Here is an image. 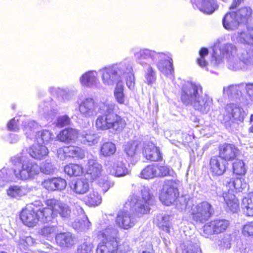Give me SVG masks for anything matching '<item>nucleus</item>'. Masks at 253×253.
Instances as JSON below:
<instances>
[{
  "mask_svg": "<svg viewBox=\"0 0 253 253\" xmlns=\"http://www.w3.org/2000/svg\"><path fill=\"white\" fill-rule=\"evenodd\" d=\"M135 61L143 67H147L145 73V82L149 85L155 83L156 71L152 65L155 64L164 76L173 77L174 69L171 54L169 52H157L147 48H142L133 53Z\"/></svg>",
  "mask_w": 253,
  "mask_h": 253,
  "instance_id": "obj_1",
  "label": "nucleus"
},
{
  "mask_svg": "<svg viewBox=\"0 0 253 253\" xmlns=\"http://www.w3.org/2000/svg\"><path fill=\"white\" fill-rule=\"evenodd\" d=\"M226 61L227 68L232 71L247 70L253 68V47L238 52L237 47L232 43L225 42L213 48L210 65L217 67Z\"/></svg>",
  "mask_w": 253,
  "mask_h": 253,
  "instance_id": "obj_2",
  "label": "nucleus"
},
{
  "mask_svg": "<svg viewBox=\"0 0 253 253\" xmlns=\"http://www.w3.org/2000/svg\"><path fill=\"white\" fill-rule=\"evenodd\" d=\"M114 215L105 214L97 226V237L102 242L96 248L97 253H132L126 243L118 246L119 231L114 226Z\"/></svg>",
  "mask_w": 253,
  "mask_h": 253,
  "instance_id": "obj_3",
  "label": "nucleus"
},
{
  "mask_svg": "<svg viewBox=\"0 0 253 253\" xmlns=\"http://www.w3.org/2000/svg\"><path fill=\"white\" fill-rule=\"evenodd\" d=\"M180 99L186 106H192L196 111L207 114L212 105V99L207 95H203V88L199 83L184 82L181 88Z\"/></svg>",
  "mask_w": 253,
  "mask_h": 253,
  "instance_id": "obj_4",
  "label": "nucleus"
},
{
  "mask_svg": "<svg viewBox=\"0 0 253 253\" xmlns=\"http://www.w3.org/2000/svg\"><path fill=\"white\" fill-rule=\"evenodd\" d=\"M101 80L105 85H111L122 82L125 79L127 87L131 90L134 87L135 78L131 63L127 61L112 64L99 70Z\"/></svg>",
  "mask_w": 253,
  "mask_h": 253,
  "instance_id": "obj_5",
  "label": "nucleus"
},
{
  "mask_svg": "<svg viewBox=\"0 0 253 253\" xmlns=\"http://www.w3.org/2000/svg\"><path fill=\"white\" fill-rule=\"evenodd\" d=\"M119 110L118 105L112 102L100 103V111L101 114L95 121V127L98 130L112 129L120 133L126 126L125 120L117 114Z\"/></svg>",
  "mask_w": 253,
  "mask_h": 253,
  "instance_id": "obj_6",
  "label": "nucleus"
},
{
  "mask_svg": "<svg viewBox=\"0 0 253 253\" xmlns=\"http://www.w3.org/2000/svg\"><path fill=\"white\" fill-rule=\"evenodd\" d=\"M11 162L14 167V176L17 179H33L40 172V166L36 163L27 160L22 154L12 157Z\"/></svg>",
  "mask_w": 253,
  "mask_h": 253,
  "instance_id": "obj_7",
  "label": "nucleus"
},
{
  "mask_svg": "<svg viewBox=\"0 0 253 253\" xmlns=\"http://www.w3.org/2000/svg\"><path fill=\"white\" fill-rule=\"evenodd\" d=\"M47 207L44 208L42 217L44 221L49 222L58 214L64 219H68L71 214V209L66 204L55 199H48L45 201ZM41 214H43L41 212Z\"/></svg>",
  "mask_w": 253,
  "mask_h": 253,
  "instance_id": "obj_8",
  "label": "nucleus"
},
{
  "mask_svg": "<svg viewBox=\"0 0 253 253\" xmlns=\"http://www.w3.org/2000/svg\"><path fill=\"white\" fill-rule=\"evenodd\" d=\"M24 131L28 138L41 144L48 145L54 141L55 136L50 131L42 130L37 131L38 124L34 121H29L23 123Z\"/></svg>",
  "mask_w": 253,
  "mask_h": 253,
  "instance_id": "obj_9",
  "label": "nucleus"
},
{
  "mask_svg": "<svg viewBox=\"0 0 253 253\" xmlns=\"http://www.w3.org/2000/svg\"><path fill=\"white\" fill-rule=\"evenodd\" d=\"M153 203V199L146 188L141 190V197L132 195L126 203L125 208L130 207L132 211L140 214H146L150 210V206Z\"/></svg>",
  "mask_w": 253,
  "mask_h": 253,
  "instance_id": "obj_10",
  "label": "nucleus"
},
{
  "mask_svg": "<svg viewBox=\"0 0 253 253\" xmlns=\"http://www.w3.org/2000/svg\"><path fill=\"white\" fill-rule=\"evenodd\" d=\"M213 213L214 209L212 206L206 201L193 205L191 210L192 219L197 223L205 222L211 218Z\"/></svg>",
  "mask_w": 253,
  "mask_h": 253,
  "instance_id": "obj_11",
  "label": "nucleus"
},
{
  "mask_svg": "<svg viewBox=\"0 0 253 253\" xmlns=\"http://www.w3.org/2000/svg\"><path fill=\"white\" fill-rule=\"evenodd\" d=\"M178 180H167L163 186V191L160 196V200L165 205L169 206L173 204L178 197Z\"/></svg>",
  "mask_w": 253,
  "mask_h": 253,
  "instance_id": "obj_12",
  "label": "nucleus"
},
{
  "mask_svg": "<svg viewBox=\"0 0 253 253\" xmlns=\"http://www.w3.org/2000/svg\"><path fill=\"white\" fill-rule=\"evenodd\" d=\"M228 220L224 219H216L206 223L201 229V235L205 238H210L214 234L225 232L229 226Z\"/></svg>",
  "mask_w": 253,
  "mask_h": 253,
  "instance_id": "obj_13",
  "label": "nucleus"
},
{
  "mask_svg": "<svg viewBox=\"0 0 253 253\" xmlns=\"http://www.w3.org/2000/svg\"><path fill=\"white\" fill-rule=\"evenodd\" d=\"M106 171L110 174L120 177L126 175L129 171L123 158L120 156H115L105 163Z\"/></svg>",
  "mask_w": 253,
  "mask_h": 253,
  "instance_id": "obj_14",
  "label": "nucleus"
},
{
  "mask_svg": "<svg viewBox=\"0 0 253 253\" xmlns=\"http://www.w3.org/2000/svg\"><path fill=\"white\" fill-rule=\"evenodd\" d=\"M44 208L40 209L37 211H35L30 207H27L23 209L20 214V219L23 223L28 227H34L38 222L41 221L42 222H48V221H44L42 217H44L43 214H41V212L43 213Z\"/></svg>",
  "mask_w": 253,
  "mask_h": 253,
  "instance_id": "obj_15",
  "label": "nucleus"
},
{
  "mask_svg": "<svg viewBox=\"0 0 253 253\" xmlns=\"http://www.w3.org/2000/svg\"><path fill=\"white\" fill-rule=\"evenodd\" d=\"M225 182L226 188L228 189V191L223 193V199L229 210L233 213L236 212L239 210V203L238 200L234 194L235 192L234 179H227Z\"/></svg>",
  "mask_w": 253,
  "mask_h": 253,
  "instance_id": "obj_16",
  "label": "nucleus"
},
{
  "mask_svg": "<svg viewBox=\"0 0 253 253\" xmlns=\"http://www.w3.org/2000/svg\"><path fill=\"white\" fill-rule=\"evenodd\" d=\"M79 110L84 118L93 117L100 111V104L97 105L92 98L87 97L79 104Z\"/></svg>",
  "mask_w": 253,
  "mask_h": 253,
  "instance_id": "obj_17",
  "label": "nucleus"
},
{
  "mask_svg": "<svg viewBox=\"0 0 253 253\" xmlns=\"http://www.w3.org/2000/svg\"><path fill=\"white\" fill-rule=\"evenodd\" d=\"M246 116V112L243 108L235 104H229L225 107L223 120L225 123H233L235 121L243 122Z\"/></svg>",
  "mask_w": 253,
  "mask_h": 253,
  "instance_id": "obj_18",
  "label": "nucleus"
},
{
  "mask_svg": "<svg viewBox=\"0 0 253 253\" xmlns=\"http://www.w3.org/2000/svg\"><path fill=\"white\" fill-rule=\"evenodd\" d=\"M137 221V218L133 214L125 210L119 211L116 217V222L118 226L126 230L133 227Z\"/></svg>",
  "mask_w": 253,
  "mask_h": 253,
  "instance_id": "obj_19",
  "label": "nucleus"
},
{
  "mask_svg": "<svg viewBox=\"0 0 253 253\" xmlns=\"http://www.w3.org/2000/svg\"><path fill=\"white\" fill-rule=\"evenodd\" d=\"M48 91L51 95L56 96L64 102L72 100L77 93V89L71 87L60 88L50 86L48 88Z\"/></svg>",
  "mask_w": 253,
  "mask_h": 253,
  "instance_id": "obj_20",
  "label": "nucleus"
},
{
  "mask_svg": "<svg viewBox=\"0 0 253 253\" xmlns=\"http://www.w3.org/2000/svg\"><path fill=\"white\" fill-rule=\"evenodd\" d=\"M209 169L212 176H220L224 173L228 163L218 156L212 157L210 161Z\"/></svg>",
  "mask_w": 253,
  "mask_h": 253,
  "instance_id": "obj_21",
  "label": "nucleus"
},
{
  "mask_svg": "<svg viewBox=\"0 0 253 253\" xmlns=\"http://www.w3.org/2000/svg\"><path fill=\"white\" fill-rule=\"evenodd\" d=\"M98 74L95 70H89L84 73L80 78L82 86L89 88H97L99 84Z\"/></svg>",
  "mask_w": 253,
  "mask_h": 253,
  "instance_id": "obj_22",
  "label": "nucleus"
},
{
  "mask_svg": "<svg viewBox=\"0 0 253 253\" xmlns=\"http://www.w3.org/2000/svg\"><path fill=\"white\" fill-rule=\"evenodd\" d=\"M246 84L242 83L239 84H232L223 89V94L232 99H240L246 92Z\"/></svg>",
  "mask_w": 253,
  "mask_h": 253,
  "instance_id": "obj_23",
  "label": "nucleus"
},
{
  "mask_svg": "<svg viewBox=\"0 0 253 253\" xmlns=\"http://www.w3.org/2000/svg\"><path fill=\"white\" fill-rule=\"evenodd\" d=\"M142 145L141 143L137 140L130 141L124 145V151L126 159L132 164H135L137 162L138 149Z\"/></svg>",
  "mask_w": 253,
  "mask_h": 253,
  "instance_id": "obj_24",
  "label": "nucleus"
},
{
  "mask_svg": "<svg viewBox=\"0 0 253 253\" xmlns=\"http://www.w3.org/2000/svg\"><path fill=\"white\" fill-rule=\"evenodd\" d=\"M86 172L85 174L86 179L91 181L98 178L101 174L102 167L96 160L89 159L86 167Z\"/></svg>",
  "mask_w": 253,
  "mask_h": 253,
  "instance_id": "obj_25",
  "label": "nucleus"
},
{
  "mask_svg": "<svg viewBox=\"0 0 253 253\" xmlns=\"http://www.w3.org/2000/svg\"><path fill=\"white\" fill-rule=\"evenodd\" d=\"M191 2L194 8L207 14L212 13L218 7L215 0H191Z\"/></svg>",
  "mask_w": 253,
  "mask_h": 253,
  "instance_id": "obj_26",
  "label": "nucleus"
},
{
  "mask_svg": "<svg viewBox=\"0 0 253 253\" xmlns=\"http://www.w3.org/2000/svg\"><path fill=\"white\" fill-rule=\"evenodd\" d=\"M143 145L142 153L146 159L151 161H159L162 159L160 150L154 144L148 142L144 143Z\"/></svg>",
  "mask_w": 253,
  "mask_h": 253,
  "instance_id": "obj_27",
  "label": "nucleus"
},
{
  "mask_svg": "<svg viewBox=\"0 0 253 253\" xmlns=\"http://www.w3.org/2000/svg\"><path fill=\"white\" fill-rule=\"evenodd\" d=\"M58 110L57 106H54V102L51 100L50 102H42L39 105L38 112L41 116H43L47 120L52 119Z\"/></svg>",
  "mask_w": 253,
  "mask_h": 253,
  "instance_id": "obj_28",
  "label": "nucleus"
},
{
  "mask_svg": "<svg viewBox=\"0 0 253 253\" xmlns=\"http://www.w3.org/2000/svg\"><path fill=\"white\" fill-rule=\"evenodd\" d=\"M42 185L48 190L61 191L65 188L67 183L64 179L58 177L45 179Z\"/></svg>",
  "mask_w": 253,
  "mask_h": 253,
  "instance_id": "obj_29",
  "label": "nucleus"
},
{
  "mask_svg": "<svg viewBox=\"0 0 253 253\" xmlns=\"http://www.w3.org/2000/svg\"><path fill=\"white\" fill-rule=\"evenodd\" d=\"M238 149L233 144H223L219 147V157L225 162L233 160L237 156Z\"/></svg>",
  "mask_w": 253,
  "mask_h": 253,
  "instance_id": "obj_30",
  "label": "nucleus"
},
{
  "mask_svg": "<svg viewBox=\"0 0 253 253\" xmlns=\"http://www.w3.org/2000/svg\"><path fill=\"white\" fill-rule=\"evenodd\" d=\"M71 190L78 195L85 194L89 189V184L86 179H77L69 183Z\"/></svg>",
  "mask_w": 253,
  "mask_h": 253,
  "instance_id": "obj_31",
  "label": "nucleus"
},
{
  "mask_svg": "<svg viewBox=\"0 0 253 253\" xmlns=\"http://www.w3.org/2000/svg\"><path fill=\"white\" fill-rule=\"evenodd\" d=\"M223 26L228 30H235L241 24L234 12L225 14L222 20Z\"/></svg>",
  "mask_w": 253,
  "mask_h": 253,
  "instance_id": "obj_32",
  "label": "nucleus"
},
{
  "mask_svg": "<svg viewBox=\"0 0 253 253\" xmlns=\"http://www.w3.org/2000/svg\"><path fill=\"white\" fill-rule=\"evenodd\" d=\"M78 135V131L77 129L68 127L61 131L57 138L61 142L69 143L75 142Z\"/></svg>",
  "mask_w": 253,
  "mask_h": 253,
  "instance_id": "obj_33",
  "label": "nucleus"
},
{
  "mask_svg": "<svg viewBox=\"0 0 253 253\" xmlns=\"http://www.w3.org/2000/svg\"><path fill=\"white\" fill-rule=\"evenodd\" d=\"M29 153L32 157L41 160L47 156L48 150L45 145L37 142L30 148Z\"/></svg>",
  "mask_w": 253,
  "mask_h": 253,
  "instance_id": "obj_34",
  "label": "nucleus"
},
{
  "mask_svg": "<svg viewBox=\"0 0 253 253\" xmlns=\"http://www.w3.org/2000/svg\"><path fill=\"white\" fill-rule=\"evenodd\" d=\"M6 191L8 196L18 199L27 195L29 190L26 186L11 185Z\"/></svg>",
  "mask_w": 253,
  "mask_h": 253,
  "instance_id": "obj_35",
  "label": "nucleus"
},
{
  "mask_svg": "<svg viewBox=\"0 0 253 253\" xmlns=\"http://www.w3.org/2000/svg\"><path fill=\"white\" fill-rule=\"evenodd\" d=\"M55 239L57 244L61 247H69L74 244V237L70 232L57 234Z\"/></svg>",
  "mask_w": 253,
  "mask_h": 253,
  "instance_id": "obj_36",
  "label": "nucleus"
},
{
  "mask_svg": "<svg viewBox=\"0 0 253 253\" xmlns=\"http://www.w3.org/2000/svg\"><path fill=\"white\" fill-rule=\"evenodd\" d=\"M242 208L244 214L253 216V194H249L242 200Z\"/></svg>",
  "mask_w": 253,
  "mask_h": 253,
  "instance_id": "obj_37",
  "label": "nucleus"
},
{
  "mask_svg": "<svg viewBox=\"0 0 253 253\" xmlns=\"http://www.w3.org/2000/svg\"><path fill=\"white\" fill-rule=\"evenodd\" d=\"M158 165H148L141 170L140 177L146 179L158 177Z\"/></svg>",
  "mask_w": 253,
  "mask_h": 253,
  "instance_id": "obj_38",
  "label": "nucleus"
},
{
  "mask_svg": "<svg viewBox=\"0 0 253 253\" xmlns=\"http://www.w3.org/2000/svg\"><path fill=\"white\" fill-rule=\"evenodd\" d=\"M232 237L230 234H226L221 236L216 243L219 249L221 251H226L231 248Z\"/></svg>",
  "mask_w": 253,
  "mask_h": 253,
  "instance_id": "obj_39",
  "label": "nucleus"
},
{
  "mask_svg": "<svg viewBox=\"0 0 253 253\" xmlns=\"http://www.w3.org/2000/svg\"><path fill=\"white\" fill-rule=\"evenodd\" d=\"M116 145L112 142H106L100 146V154L104 157L113 155L116 152Z\"/></svg>",
  "mask_w": 253,
  "mask_h": 253,
  "instance_id": "obj_40",
  "label": "nucleus"
},
{
  "mask_svg": "<svg viewBox=\"0 0 253 253\" xmlns=\"http://www.w3.org/2000/svg\"><path fill=\"white\" fill-rule=\"evenodd\" d=\"M83 200L86 205L89 206H96L101 202V197L98 193L94 190L85 196Z\"/></svg>",
  "mask_w": 253,
  "mask_h": 253,
  "instance_id": "obj_41",
  "label": "nucleus"
},
{
  "mask_svg": "<svg viewBox=\"0 0 253 253\" xmlns=\"http://www.w3.org/2000/svg\"><path fill=\"white\" fill-rule=\"evenodd\" d=\"M170 216L168 215H157L154 219V222L157 226L163 230L167 233L169 232L170 228Z\"/></svg>",
  "mask_w": 253,
  "mask_h": 253,
  "instance_id": "obj_42",
  "label": "nucleus"
},
{
  "mask_svg": "<svg viewBox=\"0 0 253 253\" xmlns=\"http://www.w3.org/2000/svg\"><path fill=\"white\" fill-rule=\"evenodd\" d=\"M80 218L75 220L72 223L73 228L78 232L88 229L91 226V222L87 216H84V217H80Z\"/></svg>",
  "mask_w": 253,
  "mask_h": 253,
  "instance_id": "obj_43",
  "label": "nucleus"
},
{
  "mask_svg": "<svg viewBox=\"0 0 253 253\" xmlns=\"http://www.w3.org/2000/svg\"><path fill=\"white\" fill-rule=\"evenodd\" d=\"M57 231L56 226H44L42 227L39 231V234L48 240L52 239Z\"/></svg>",
  "mask_w": 253,
  "mask_h": 253,
  "instance_id": "obj_44",
  "label": "nucleus"
},
{
  "mask_svg": "<svg viewBox=\"0 0 253 253\" xmlns=\"http://www.w3.org/2000/svg\"><path fill=\"white\" fill-rule=\"evenodd\" d=\"M98 135L91 131L86 132L82 134V142L89 146L97 144L99 140Z\"/></svg>",
  "mask_w": 253,
  "mask_h": 253,
  "instance_id": "obj_45",
  "label": "nucleus"
},
{
  "mask_svg": "<svg viewBox=\"0 0 253 253\" xmlns=\"http://www.w3.org/2000/svg\"><path fill=\"white\" fill-rule=\"evenodd\" d=\"M67 156L82 159L84 157V153L80 147L75 146L66 147Z\"/></svg>",
  "mask_w": 253,
  "mask_h": 253,
  "instance_id": "obj_46",
  "label": "nucleus"
},
{
  "mask_svg": "<svg viewBox=\"0 0 253 253\" xmlns=\"http://www.w3.org/2000/svg\"><path fill=\"white\" fill-rule=\"evenodd\" d=\"M64 171L70 176H78L82 173L83 168L79 165L70 164L65 167Z\"/></svg>",
  "mask_w": 253,
  "mask_h": 253,
  "instance_id": "obj_47",
  "label": "nucleus"
},
{
  "mask_svg": "<svg viewBox=\"0 0 253 253\" xmlns=\"http://www.w3.org/2000/svg\"><path fill=\"white\" fill-rule=\"evenodd\" d=\"M14 171L10 169L3 168L0 170V181L8 182L15 180Z\"/></svg>",
  "mask_w": 253,
  "mask_h": 253,
  "instance_id": "obj_48",
  "label": "nucleus"
},
{
  "mask_svg": "<svg viewBox=\"0 0 253 253\" xmlns=\"http://www.w3.org/2000/svg\"><path fill=\"white\" fill-rule=\"evenodd\" d=\"M233 173L238 175H244L247 171L245 163L240 160H236L232 165Z\"/></svg>",
  "mask_w": 253,
  "mask_h": 253,
  "instance_id": "obj_49",
  "label": "nucleus"
},
{
  "mask_svg": "<svg viewBox=\"0 0 253 253\" xmlns=\"http://www.w3.org/2000/svg\"><path fill=\"white\" fill-rule=\"evenodd\" d=\"M209 54V50L207 48L202 47L199 51V57L197 59L198 64L202 68H206L208 70V62L205 59L206 56Z\"/></svg>",
  "mask_w": 253,
  "mask_h": 253,
  "instance_id": "obj_50",
  "label": "nucleus"
},
{
  "mask_svg": "<svg viewBox=\"0 0 253 253\" xmlns=\"http://www.w3.org/2000/svg\"><path fill=\"white\" fill-rule=\"evenodd\" d=\"M93 245L92 240L89 237H86L84 239L82 244L78 248V253H89L91 252Z\"/></svg>",
  "mask_w": 253,
  "mask_h": 253,
  "instance_id": "obj_51",
  "label": "nucleus"
},
{
  "mask_svg": "<svg viewBox=\"0 0 253 253\" xmlns=\"http://www.w3.org/2000/svg\"><path fill=\"white\" fill-rule=\"evenodd\" d=\"M114 93L117 101L119 104H124L125 95L124 93V86L122 83H117Z\"/></svg>",
  "mask_w": 253,
  "mask_h": 253,
  "instance_id": "obj_52",
  "label": "nucleus"
},
{
  "mask_svg": "<svg viewBox=\"0 0 253 253\" xmlns=\"http://www.w3.org/2000/svg\"><path fill=\"white\" fill-rule=\"evenodd\" d=\"M35 240L31 236L23 237L20 238L18 243L19 248L26 250L28 246L34 244Z\"/></svg>",
  "mask_w": 253,
  "mask_h": 253,
  "instance_id": "obj_53",
  "label": "nucleus"
},
{
  "mask_svg": "<svg viewBox=\"0 0 253 253\" xmlns=\"http://www.w3.org/2000/svg\"><path fill=\"white\" fill-rule=\"evenodd\" d=\"M182 253H202L198 243H190L184 246L182 249Z\"/></svg>",
  "mask_w": 253,
  "mask_h": 253,
  "instance_id": "obj_54",
  "label": "nucleus"
},
{
  "mask_svg": "<svg viewBox=\"0 0 253 253\" xmlns=\"http://www.w3.org/2000/svg\"><path fill=\"white\" fill-rule=\"evenodd\" d=\"M40 168V171L46 174L52 173L55 169L54 165L48 160L43 163Z\"/></svg>",
  "mask_w": 253,
  "mask_h": 253,
  "instance_id": "obj_55",
  "label": "nucleus"
},
{
  "mask_svg": "<svg viewBox=\"0 0 253 253\" xmlns=\"http://www.w3.org/2000/svg\"><path fill=\"white\" fill-rule=\"evenodd\" d=\"M158 177H164L168 175H170L173 170L169 166H158Z\"/></svg>",
  "mask_w": 253,
  "mask_h": 253,
  "instance_id": "obj_56",
  "label": "nucleus"
},
{
  "mask_svg": "<svg viewBox=\"0 0 253 253\" xmlns=\"http://www.w3.org/2000/svg\"><path fill=\"white\" fill-rule=\"evenodd\" d=\"M234 182L235 192H242L247 187V184L245 182L244 179L242 177L234 179Z\"/></svg>",
  "mask_w": 253,
  "mask_h": 253,
  "instance_id": "obj_57",
  "label": "nucleus"
},
{
  "mask_svg": "<svg viewBox=\"0 0 253 253\" xmlns=\"http://www.w3.org/2000/svg\"><path fill=\"white\" fill-rule=\"evenodd\" d=\"M70 123V119L67 115L60 116L57 118L56 126L58 127H62L68 125Z\"/></svg>",
  "mask_w": 253,
  "mask_h": 253,
  "instance_id": "obj_58",
  "label": "nucleus"
},
{
  "mask_svg": "<svg viewBox=\"0 0 253 253\" xmlns=\"http://www.w3.org/2000/svg\"><path fill=\"white\" fill-rule=\"evenodd\" d=\"M242 232L245 236H253V221L247 223L244 226Z\"/></svg>",
  "mask_w": 253,
  "mask_h": 253,
  "instance_id": "obj_59",
  "label": "nucleus"
},
{
  "mask_svg": "<svg viewBox=\"0 0 253 253\" xmlns=\"http://www.w3.org/2000/svg\"><path fill=\"white\" fill-rule=\"evenodd\" d=\"M79 201H77L75 202V200H73L72 201H70V203L71 205H72L75 206V210L77 211L78 215L80 216V217H84V216H86L85 215L84 211L82 208V207L80 205Z\"/></svg>",
  "mask_w": 253,
  "mask_h": 253,
  "instance_id": "obj_60",
  "label": "nucleus"
},
{
  "mask_svg": "<svg viewBox=\"0 0 253 253\" xmlns=\"http://www.w3.org/2000/svg\"><path fill=\"white\" fill-rule=\"evenodd\" d=\"M7 128L9 130L16 131L19 130V120L14 118L7 124Z\"/></svg>",
  "mask_w": 253,
  "mask_h": 253,
  "instance_id": "obj_61",
  "label": "nucleus"
},
{
  "mask_svg": "<svg viewBox=\"0 0 253 253\" xmlns=\"http://www.w3.org/2000/svg\"><path fill=\"white\" fill-rule=\"evenodd\" d=\"M246 93L248 95L249 99L253 102V83L246 84Z\"/></svg>",
  "mask_w": 253,
  "mask_h": 253,
  "instance_id": "obj_62",
  "label": "nucleus"
},
{
  "mask_svg": "<svg viewBox=\"0 0 253 253\" xmlns=\"http://www.w3.org/2000/svg\"><path fill=\"white\" fill-rule=\"evenodd\" d=\"M139 253H154L153 246L150 243H147L146 245L142 247L139 251Z\"/></svg>",
  "mask_w": 253,
  "mask_h": 253,
  "instance_id": "obj_63",
  "label": "nucleus"
},
{
  "mask_svg": "<svg viewBox=\"0 0 253 253\" xmlns=\"http://www.w3.org/2000/svg\"><path fill=\"white\" fill-rule=\"evenodd\" d=\"M66 147L59 148L57 150V157L59 159H60L61 160H64L67 157H68V156H67V153H66Z\"/></svg>",
  "mask_w": 253,
  "mask_h": 253,
  "instance_id": "obj_64",
  "label": "nucleus"
}]
</instances>
